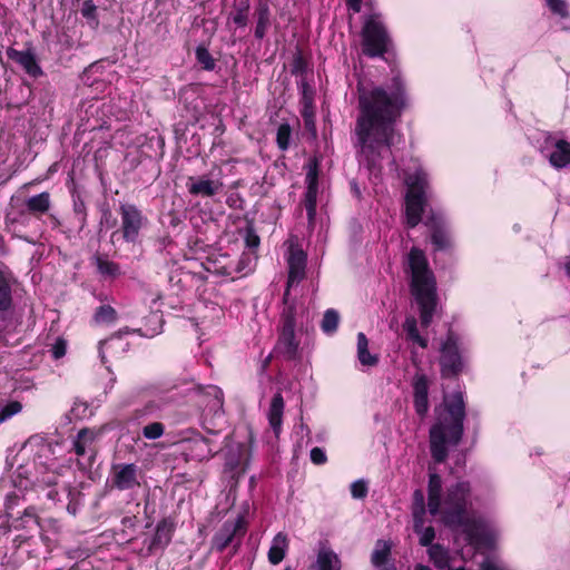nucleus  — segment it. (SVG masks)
Returning a JSON list of instances; mask_svg holds the SVG:
<instances>
[{
    "label": "nucleus",
    "mask_w": 570,
    "mask_h": 570,
    "mask_svg": "<svg viewBox=\"0 0 570 570\" xmlns=\"http://www.w3.org/2000/svg\"><path fill=\"white\" fill-rule=\"evenodd\" d=\"M171 532V527L166 521L158 523L154 535L145 540L148 554L163 550L170 542Z\"/></svg>",
    "instance_id": "nucleus-21"
},
{
    "label": "nucleus",
    "mask_w": 570,
    "mask_h": 570,
    "mask_svg": "<svg viewBox=\"0 0 570 570\" xmlns=\"http://www.w3.org/2000/svg\"><path fill=\"white\" fill-rule=\"evenodd\" d=\"M430 560L439 569H445L449 567L450 557L449 551L439 543L432 544L428 549Z\"/></svg>",
    "instance_id": "nucleus-34"
},
{
    "label": "nucleus",
    "mask_w": 570,
    "mask_h": 570,
    "mask_svg": "<svg viewBox=\"0 0 570 570\" xmlns=\"http://www.w3.org/2000/svg\"><path fill=\"white\" fill-rule=\"evenodd\" d=\"M353 189H354L355 194L358 196L360 195V189L357 188L356 185L353 186Z\"/></svg>",
    "instance_id": "nucleus-63"
},
{
    "label": "nucleus",
    "mask_w": 570,
    "mask_h": 570,
    "mask_svg": "<svg viewBox=\"0 0 570 570\" xmlns=\"http://www.w3.org/2000/svg\"><path fill=\"white\" fill-rule=\"evenodd\" d=\"M12 528L14 530H26L30 535L38 532L39 519L36 514L35 508L30 507L24 509L23 514L20 518L12 520Z\"/></svg>",
    "instance_id": "nucleus-27"
},
{
    "label": "nucleus",
    "mask_w": 570,
    "mask_h": 570,
    "mask_svg": "<svg viewBox=\"0 0 570 570\" xmlns=\"http://www.w3.org/2000/svg\"><path fill=\"white\" fill-rule=\"evenodd\" d=\"M407 193L405 197L406 224L410 228L415 227L422 218L425 205V189L428 187V174L422 168L405 175Z\"/></svg>",
    "instance_id": "nucleus-5"
},
{
    "label": "nucleus",
    "mask_w": 570,
    "mask_h": 570,
    "mask_svg": "<svg viewBox=\"0 0 570 570\" xmlns=\"http://www.w3.org/2000/svg\"><path fill=\"white\" fill-rule=\"evenodd\" d=\"M425 224L431 228V240L436 249H445L450 245V237L446 230V225L442 216L431 215L428 217Z\"/></svg>",
    "instance_id": "nucleus-18"
},
{
    "label": "nucleus",
    "mask_w": 570,
    "mask_h": 570,
    "mask_svg": "<svg viewBox=\"0 0 570 570\" xmlns=\"http://www.w3.org/2000/svg\"><path fill=\"white\" fill-rule=\"evenodd\" d=\"M381 570H395V568H394L393 566H391V567H384V568H383V569H381Z\"/></svg>",
    "instance_id": "nucleus-64"
},
{
    "label": "nucleus",
    "mask_w": 570,
    "mask_h": 570,
    "mask_svg": "<svg viewBox=\"0 0 570 570\" xmlns=\"http://www.w3.org/2000/svg\"><path fill=\"white\" fill-rule=\"evenodd\" d=\"M244 532V520L237 518L234 521H226L213 538V544L218 551H223L237 535Z\"/></svg>",
    "instance_id": "nucleus-16"
},
{
    "label": "nucleus",
    "mask_w": 570,
    "mask_h": 570,
    "mask_svg": "<svg viewBox=\"0 0 570 570\" xmlns=\"http://www.w3.org/2000/svg\"><path fill=\"white\" fill-rule=\"evenodd\" d=\"M564 271L567 276L570 278V258H567V261L564 262Z\"/></svg>",
    "instance_id": "nucleus-60"
},
{
    "label": "nucleus",
    "mask_w": 570,
    "mask_h": 570,
    "mask_svg": "<svg viewBox=\"0 0 570 570\" xmlns=\"http://www.w3.org/2000/svg\"><path fill=\"white\" fill-rule=\"evenodd\" d=\"M164 431L165 428L160 422H153L144 426L142 435L148 440H157L163 436Z\"/></svg>",
    "instance_id": "nucleus-43"
},
{
    "label": "nucleus",
    "mask_w": 570,
    "mask_h": 570,
    "mask_svg": "<svg viewBox=\"0 0 570 570\" xmlns=\"http://www.w3.org/2000/svg\"><path fill=\"white\" fill-rule=\"evenodd\" d=\"M96 267H97V271L98 273L104 277V278H110V279H114V278H117L121 275V271H120V266L119 264L112 262V261H109L108 258L101 256V255H95L94 258H92Z\"/></svg>",
    "instance_id": "nucleus-32"
},
{
    "label": "nucleus",
    "mask_w": 570,
    "mask_h": 570,
    "mask_svg": "<svg viewBox=\"0 0 570 570\" xmlns=\"http://www.w3.org/2000/svg\"><path fill=\"white\" fill-rule=\"evenodd\" d=\"M351 494L354 499H363L367 494V484L363 480L354 481L351 484Z\"/></svg>",
    "instance_id": "nucleus-47"
},
{
    "label": "nucleus",
    "mask_w": 570,
    "mask_h": 570,
    "mask_svg": "<svg viewBox=\"0 0 570 570\" xmlns=\"http://www.w3.org/2000/svg\"><path fill=\"white\" fill-rule=\"evenodd\" d=\"M440 365L444 377L455 376L462 371L463 362L453 333H449L441 346Z\"/></svg>",
    "instance_id": "nucleus-10"
},
{
    "label": "nucleus",
    "mask_w": 570,
    "mask_h": 570,
    "mask_svg": "<svg viewBox=\"0 0 570 570\" xmlns=\"http://www.w3.org/2000/svg\"><path fill=\"white\" fill-rule=\"evenodd\" d=\"M288 264V279H287V288L284 293V304H287L289 287L299 283L305 276V267H306V255L299 248H291L289 256L287 259Z\"/></svg>",
    "instance_id": "nucleus-11"
},
{
    "label": "nucleus",
    "mask_w": 570,
    "mask_h": 570,
    "mask_svg": "<svg viewBox=\"0 0 570 570\" xmlns=\"http://www.w3.org/2000/svg\"><path fill=\"white\" fill-rule=\"evenodd\" d=\"M23 409V405L20 401L10 400L0 403V424L9 421L14 415L19 414Z\"/></svg>",
    "instance_id": "nucleus-36"
},
{
    "label": "nucleus",
    "mask_w": 570,
    "mask_h": 570,
    "mask_svg": "<svg viewBox=\"0 0 570 570\" xmlns=\"http://www.w3.org/2000/svg\"><path fill=\"white\" fill-rule=\"evenodd\" d=\"M117 318V312L110 305H101L95 313V320L97 323H112Z\"/></svg>",
    "instance_id": "nucleus-38"
},
{
    "label": "nucleus",
    "mask_w": 570,
    "mask_h": 570,
    "mask_svg": "<svg viewBox=\"0 0 570 570\" xmlns=\"http://www.w3.org/2000/svg\"><path fill=\"white\" fill-rule=\"evenodd\" d=\"M361 2L362 0H346L348 8L352 9L354 12L361 11Z\"/></svg>",
    "instance_id": "nucleus-57"
},
{
    "label": "nucleus",
    "mask_w": 570,
    "mask_h": 570,
    "mask_svg": "<svg viewBox=\"0 0 570 570\" xmlns=\"http://www.w3.org/2000/svg\"><path fill=\"white\" fill-rule=\"evenodd\" d=\"M405 272L410 274V291L419 306L421 325L428 327L433 321L439 298L436 281L423 250L416 247L410 250Z\"/></svg>",
    "instance_id": "nucleus-3"
},
{
    "label": "nucleus",
    "mask_w": 570,
    "mask_h": 570,
    "mask_svg": "<svg viewBox=\"0 0 570 570\" xmlns=\"http://www.w3.org/2000/svg\"><path fill=\"white\" fill-rule=\"evenodd\" d=\"M312 570H341L342 562L327 542H320L315 562L311 566Z\"/></svg>",
    "instance_id": "nucleus-17"
},
{
    "label": "nucleus",
    "mask_w": 570,
    "mask_h": 570,
    "mask_svg": "<svg viewBox=\"0 0 570 570\" xmlns=\"http://www.w3.org/2000/svg\"><path fill=\"white\" fill-rule=\"evenodd\" d=\"M389 37L384 26L375 17L370 18L363 29V52L368 57L382 56Z\"/></svg>",
    "instance_id": "nucleus-7"
},
{
    "label": "nucleus",
    "mask_w": 570,
    "mask_h": 570,
    "mask_svg": "<svg viewBox=\"0 0 570 570\" xmlns=\"http://www.w3.org/2000/svg\"><path fill=\"white\" fill-rule=\"evenodd\" d=\"M19 500L20 497L16 492H12L6 497L4 509L9 519L12 518V510L16 505L19 504Z\"/></svg>",
    "instance_id": "nucleus-50"
},
{
    "label": "nucleus",
    "mask_w": 570,
    "mask_h": 570,
    "mask_svg": "<svg viewBox=\"0 0 570 570\" xmlns=\"http://www.w3.org/2000/svg\"><path fill=\"white\" fill-rule=\"evenodd\" d=\"M546 4L552 13L558 14L561 18L569 17L568 3L566 0H546Z\"/></svg>",
    "instance_id": "nucleus-44"
},
{
    "label": "nucleus",
    "mask_w": 570,
    "mask_h": 570,
    "mask_svg": "<svg viewBox=\"0 0 570 570\" xmlns=\"http://www.w3.org/2000/svg\"><path fill=\"white\" fill-rule=\"evenodd\" d=\"M233 21L239 27H245L247 24L246 9L237 10V12L233 16Z\"/></svg>",
    "instance_id": "nucleus-54"
},
{
    "label": "nucleus",
    "mask_w": 570,
    "mask_h": 570,
    "mask_svg": "<svg viewBox=\"0 0 570 570\" xmlns=\"http://www.w3.org/2000/svg\"><path fill=\"white\" fill-rule=\"evenodd\" d=\"M284 406V399L282 394L276 393L271 401L267 412L269 425L276 436H278L282 431Z\"/></svg>",
    "instance_id": "nucleus-25"
},
{
    "label": "nucleus",
    "mask_w": 570,
    "mask_h": 570,
    "mask_svg": "<svg viewBox=\"0 0 570 570\" xmlns=\"http://www.w3.org/2000/svg\"><path fill=\"white\" fill-rule=\"evenodd\" d=\"M436 421L430 429V451L435 463H443L449 455L448 446H456L463 435L465 417L464 401L461 393H454L444 400V410L435 409Z\"/></svg>",
    "instance_id": "nucleus-2"
},
{
    "label": "nucleus",
    "mask_w": 570,
    "mask_h": 570,
    "mask_svg": "<svg viewBox=\"0 0 570 570\" xmlns=\"http://www.w3.org/2000/svg\"><path fill=\"white\" fill-rule=\"evenodd\" d=\"M73 213L78 222L79 232L82 230L87 224V210L85 202L80 198H73Z\"/></svg>",
    "instance_id": "nucleus-40"
},
{
    "label": "nucleus",
    "mask_w": 570,
    "mask_h": 570,
    "mask_svg": "<svg viewBox=\"0 0 570 570\" xmlns=\"http://www.w3.org/2000/svg\"><path fill=\"white\" fill-rule=\"evenodd\" d=\"M414 409L417 415L424 417L429 411V382L425 375H416L413 382Z\"/></svg>",
    "instance_id": "nucleus-19"
},
{
    "label": "nucleus",
    "mask_w": 570,
    "mask_h": 570,
    "mask_svg": "<svg viewBox=\"0 0 570 570\" xmlns=\"http://www.w3.org/2000/svg\"><path fill=\"white\" fill-rule=\"evenodd\" d=\"M357 90L356 156L360 165L373 173L382 168V161L391 156V147L399 138L395 122L405 106V92L397 77L386 87L366 89L358 86Z\"/></svg>",
    "instance_id": "nucleus-1"
},
{
    "label": "nucleus",
    "mask_w": 570,
    "mask_h": 570,
    "mask_svg": "<svg viewBox=\"0 0 570 570\" xmlns=\"http://www.w3.org/2000/svg\"><path fill=\"white\" fill-rule=\"evenodd\" d=\"M223 184L219 181L210 180V179H194L189 178L188 183V191L191 195H202L206 197H212L219 191Z\"/></svg>",
    "instance_id": "nucleus-26"
},
{
    "label": "nucleus",
    "mask_w": 570,
    "mask_h": 570,
    "mask_svg": "<svg viewBox=\"0 0 570 570\" xmlns=\"http://www.w3.org/2000/svg\"><path fill=\"white\" fill-rule=\"evenodd\" d=\"M268 26V9H261L258 13V20L255 28V37L263 39Z\"/></svg>",
    "instance_id": "nucleus-45"
},
{
    "label": "nucleus",
    "mask_w": 570,
    "mask_h": 570,
    "mask_svg": "<svg viewBox=\"0 0 570 570\" xmlns=\"http://www.w3.org/2000/svg\"><path fill=\"white\" fill-rule=\"evenodd\" d=\"M209 394L214 395V405L216 407L223 406V392L217 386H212Z\"/></svg>",
    "instance_id": "nucleus-55"
},
{
    "label": "nucleus",
    "mask_w": 570,
    "mask_h": 570,
    "mask_svg": "<svg viewBox=\"0 0 570 570\" xmlns=\"http://www.w3.org/2000/svg\"><path fill=\"white\" fill-rule=\"evenodd\" d=\"M549 161L554 168H563L570 164V144L566 140H558L556 149L550 154Z\"/></svg>",
    "instance_id": "nucleus-31"
},
{
    "label": "nucleus",
    "mask_w": 570,
    "mask_h": 570,
    "mask_svg": "<svg viewBox=\"0 0 570 570\" xmlns=\"http://www.w3.org/2000/svg\"><path fill=\"white\" fill-rule=\"evenodd\" d=\"M403 328H404L406 336L410 341L416 343L422 348H425L428 346V340L422 337L417 331V322H416L415 317L407 316L403 324Z\"/></svg>",
    "instance_id": "nucleus-35"
},
{
    "label": "nucleus",
    "mask_w": 570,
    "mask_h": 570,
    "mask_svg": "<svg viewBox=\"0 0 570 570\" xmlns=\"http://www.w3.org/2000/svg\"><path fill=\"white\" fill-rule=\"evenodd\" d=\"M282 313V330L275 346V352L285 360H296L299 342L295 338V306L285 304Z\"/></svg>",
    "instance_id": "nucleus-6"
},
{
    "label": "nucleus",
    "mask_w": 570,
    "mask_h": 570,
    "mask_svg": "<svg viewBox=\"0 0 570 570\" xmlns=\"http://www.w3.org/2000/svg\"><path fill=\"white\" fill-rule=\"evenodd\" d=\"M338 322H340L338 313L333 308L327 309L324 313V316H323V320L321 323L322 331L326 334H333L337 330Z\"/></svg>",
    "instance_id": "nucleus-37"
},
{
    "label": "nucleus",
    "mask_w": 570,
    "mask_h": 570,
    "mask_svg": "<svg viewBox=\"0 0 570 570\" xmlns=\"http://www.w3.org/2000/svg\"><path fill=\"white\" fill-rule=\"evenodd\" d=\"M95 441V433L89 429H82L78 432L73 440V451L78 456L88 455L89 465L95 456V450L92 448Z\"/></svg>",
    "instance_id": "nucleus-24"
},
{
    "label": "nucleus",
    "mask_w": 570,
    "mask_h": 570,
    "mask_svg": "<svg viewBox=\"0 0 570 570\" xmlns=\"http://www.w3.org/2000/svg\"><path fill=\"white\" fill-rule=\"evenodd\" d=\"M390 553V547L386 544H383L382 548H376L372 553V563L375 567H380L385 563L387 556Z\"/></svg>",
    "instance_id": "nucleus-46"
},
{
    "label": "nucleus",
    "mask_w": 570,
    "mask_h": 570,
    "mask_svg": "<svg viewBox=\"0 0 570 570\" xmlns=\"http://www.w3.org/2000/svg\"><path fill=\"white\" fill-rule=\"evenodd\" d=\"M121 217L122 238L127 243H136L139 238L141 228L147 223V218L141 210L132 204H121L119 207Z\"/></svg>",
    "instance_id": "nucleus-9"
},
{
    "label": "nucleus",
    "mask_w": 570,
    "mask_h": 570,
    "mask_svg": "<svg viewBox=\"0 0 570 570\" xmlns=\"http://www.w3.org/2000/svg\"><path fill=\"white\" fill-rule=\"evenodd\" d=\"M43 482L48 485H53L57 483V478L55 475H51L47 480H43Z\"/></svg>",
    "instance_id": "nucleus-59"
},
{
    "label": "nucleus",
    "mask_w": 570,
    "mask_h": 570,
    "mask_svg": "<svg viewBox=\"0 0 570 570\" xmlns=\"http://www.w3.org/2000/svg\"><path fill=\"white\" fill-rule=\"evenodd\" d=\"M470 492V483L465 481L449 487L443 502L442 520L451 528L464 527V532L472 544L489 546L491 538L487 529L481 523L466 518Z\"/></svg>",
    "instance_id": "nucleus-4"
},
{
    "label": "nucleus",
    "mask_w": 570,
    "mask_h": 570,
    "mask_svg": "<svg viewBox=\"0 0 570 570\" xmlns=\"http://www.w3.org/2000/svg\"><path fill=\"white\" fill-rule=\"evenodd\" d=\"M357 358L363 366H375L379 362L377 355L368 351V341L364 333L357 334Z\"/></svg>",
    "instance_id": "nucleus-33"
},
{
    "label": "nucleus",
    "mask_w": 570,
    "mask_h": 570,
    "mask_svg": "<svg viewBox=\"0 0 570 570\" xmlns=\"http://www.w3.org/2000/svg\"><path fill=\"white\" fill-rule=\"evenodd\" d=\"M29 538V535H21V534H18V539H21V541H24Z\"/></svg>",
    "instance_id": "nucleus-62"
},
{
    "label": "nucleus",
    "mask_w": 570,
    "mask_h": 570,
    "mask_svg": "<svg viewBox=\"0 0 570 570\" xmlns=\"http://www.w3.org/2000/svg\"><path fill=\"white\" fill-rule=\"evenodd\" d=\"M112 485L120 491L132 490L139 487L138 466L134 463L114 465Z\"/></svg>",
    "instance_id": "nucleus-12"
},
{
    "label": "nucleus",
    "mask_w": 570,
    "mask_h": 570,
    "mask_svg": "<svg viewBox=\"0 0 570 570\" xmlns=\"http://www.w3.org/2000/svg\"><path fill=\"white\" fill-rule=\"evenodd\" d=\"M288 549V539L284 532H278L272 540L271 548L268 550V561L272 564H278L285 558Z\"/></svg>",
    "instance_id": "nucleus-28"
},
{
    "label": "nucleus",
    "mask_w": 570,
    "mask_h": 570,
    "mask_svg": "<svg viewBox=\"0 0 570 570\" xmlns=\"http://www.w3.org/2000/svg\"><path fill=\"white\" fill-rule=\"evenodd\" d=\"M309 455L314 464H324L327 460L324 450L318 446L313 448Z\"/></svg>",
    "instance_id": "nucleus-53"
},
{
    "label": "nucleus",
    "mask_w": 570,
    "mask_h": 570,
    "mask_svg": "<svg viewBox=\"0 0 570 570\" xmlns=\"http://www.w3.org/2000/svg\"><path fill=\"white\" fill-rule=\"evenodd\" d=\"M51 206L50 194L42 191L38 195L31 196L26 200L27 210L32 215L46 214Z\"/></svg>",
    "instance_id": "nucleus-30"
},
{
    "label": "nucleus",
    "mask_w": 570,
    "mask_h": 570,
    "mask_svg": "<svg viewBox=\"0 0 570 570\" xmlns=\"http://www.w3.org/2000/svg\"><path fill=\"white\" fill-rule=\"evenodd\" d=\"M161 405L157 401H149L141 409L135 411L136 419H142L146 416H154L160 411Z\"/></svg>",
    "instance_id": "nucleus-42"
},
{
    "label": "nucleus",
    "mask_w": 570,
    "mask_h": 570,
    "mask_svg": "<svg viewBox=\"0 0 570 570\" xmlns=\"http://www.w3.org/2000/svg\"><path fill=\"white\" fill-rule=\"evenodd\" d=\"M414 570H431L428 566L417 564Z\"/></svg>",
    "instance_id": "nucleus-61"
},
{
    "label": "nucleus",
    "mask_w": 570,
    "mask_h": 570,
    "mask_svg": "<svg viewBox=\"0 0 570 570\" xmlns=\"http://www.w3.org/2000/svg\"><path fill=\"white\" fill-rule=\"evenodd\" d=\"M196 59L205 70L212 71L216 66L210 52L203 46L196 48Z\"/></svg>",
    "instance_id": "nucleus-39"
},
{
    "label": "nucleus",
    "mask_w": 570,
    "mask_h": 570,
    "mask_svg": "<svg viewBox=\"0 0 570 570\" xmlns=\"http://www.w3.org/2000/svg\"><path fill=\"white\" fill-rule=\"evenodd\" d=\"M51 452H52V448L50 444H42L39 450V453H38V459H41L42 456H47V454H49Z\"/></svg>",
    "instance_id": "nucleus-58"
},
{
    "label": "nucleus",
    "mask_w": 570,
    "mask_h": 570,
    "mask_svg": "<svg viewBox=\"0 0 570 570\" xmlns=\"http://www.w3.org/2000/svg\"><path fill=\"white\" fill-rule=\"evenodd\" d=\"M245 453V445L240 443H233L227 446L225 453V472L229 473L232 478H236L240 473V464Z\"/></svg>",
    "instance_id": "nucleus-23"
},
{
    "label": "nucleus",
    "mask_w": 570,
    "mask_h": 570,
    "mask_svg": "<svg viewBox=\"0 0 570 570\" xmlns=\"http://www.w3.org/2000/svg\"><path fill=\"white\" fill-rule=\"evenodd\" d=\"M117 224V219L112 216L109 208L102 209L100 225L107 228H112Z\"/></svg>",
    "instance_id": "nucleus-52"
},
{
    "label": "nucleus",
    "mask_w": 570,
    "mask_h": 570,
    "mask_svg": "<svg viewBox=\"0 0 570 570\" xmlns=\"http://www.w3.org/2000/svg\"><path fill=\"white\" fill-rule=\"evenodd\" d=\"M81 14L87 19L96 20L97 6L92 0H85L81 7Z\"/></svg>",
    "instance_id": "nucleus-49"
},
{
    "label": "nucleus",
    "mask_w": 570,
    "mask_h": 570,
    "mask_svg": "<svg viewBox=\"0 0 570 570\" xmlns=\"http://www.w3.org/2000/svg\"><path fill=\"white\" fill-rule=\"evenodd\" d=\"M246 245L249 248H256L259 245V237L252 229L247 230Z\"/></svg>",
    "instance_id": "nucleus-56"
},
{
    "label": "nucleus",
    "mask_w": 570,
    "mask_h": 570,
    "mask_svg": "<svg viewBox=\"0 0 570 570\" xmlns=\"http://www.w3.org/2000/svg\"><path fill=\"white\" fill-rule=\"evenodd\" d=\"M184 449L188 459L199 462L210 459L217 452L210 441L200 435L185 441Z\"/></svg>",
    "instance_id": "nucleus-15"
},
{
    "label": "nucleus",
    "mask_w": 570,
    "mask_h": 570,
    "mask_svg": "<svg viewBox=\"0 0 570 570\" xmlns=\"http://www.w3.org/2000/svg\"><path fill=\"white\" fill-rule=\"evenodd\" d=\"M481 570H508V569L500 560L487 558L481 563Z\"/></svg>",
    "instance_id": "nucleus-51"
},
{
    "label": "nucleus",
    "mask_w": 570,
    "mask_h": 570,
    "mask_svg": "<svg viewBox=\"0 0 570 570\" xmlns=\"http://www.w3.org/2000/svg\"><path fill=\"white\" fill-rule=\"evenodd\" d=\"M12 275L0 267V311H9L12 306Z\"/></svg>",
    "instance_id": "nucleus-29"
},
{
    "label": "nucleus",
    "mask_w": 570,
    "mask_h": 570,
    "mask_svg": "<svg viewBox=\"0 0 570 570\" xmlns=\"http://www.w3.org/2000/svg\"><path fill=\"white\" fill-rule=\"evenodd\" d=\"M307 188L305 191L304 206L306 208L308 222L312 223L316 215V198L318 193L317 166L309 165L306 174Z\"/></svg>",
    "instance_id": "nucleus-14"
},
{
    "label": "nucleus",
    "mask_w": 570,
    "mask_h": 570,
    "mask_svg": "<svg viewBox=\"0 0 570 570\" xmlns=\"http://www.w3.org/2000/svg\"><path fill=\"white\" fill-rule=\"evenodd\" d=\"M66 351H67V342L63 338L58 337L51 347L52 357L55 360H59L66 355Z\"/></svg>",
    "instance_id": "nucleus-48"
},
{
    "label": "nucleus",
    "mask_w": 570,
    "mask_h": 570,
    "mask_svg": "<svg viewBox=\"0 0 570 570\" xmlns=\"http://www.w3.org/2000/svg\"><path fill=\"white\" fill-rule=\"evenodd\" d=\"M7 55L11 60L19 63L29 76L37 78L42 75V70L37 62L36 56L30 50L19 51L10 48L7 51Z\"/></svg>",
    "instance_id": "nucleus-20"
},
{
    "label": "nucleus",
    "mask_w": 570,
    "mask_h": 570,
    "mask_svg": "<svg viewBox=\"0 0 570 570\" xmlns=\"http://www.w3.org/2000/svg\"><path fill=\"white\" fill-rule=\"evenodd\" d=\"M425 513L424 493L422 490L417 489L413 492L412 502L413 530L420 535V544L430 548L433 544L432 542L435 538V531L431 525L424 527Z\"/></svg>",
    "instance_id": "nucleus-8"
},
{
    "label": "nucleus",
    "mask_w": 570,
    "mask_h": 570,
    "mask_svg": "<svg viewBox=\"0 0 570 570\" xmlns=\"http://www.w3.org/2000/svg\"><path fill=\"white\" fill-rule=\"evenodd\" d=\"M292 129L288 124H282L277 129L276 142L281 150H286L289 147Z\"/></svg>",
    "instance_id": "nucleus-41"
},
{
    "label": "nucleus",
    "mask_w": 570,
    "mask_h": 570,
    "mask_svg": "<svg viewBox=\"0 0 570 570\" xmlns=\"http://www.w3.org/2000/svg\"><path fill=\"white\" fill-rule=\"evenodd\" d=\"M124 333H129V330L119 331L117 334L99 343V356L104 364L108 362L107 354L111 358H117L128 350L129 343L124 341Z\"/></svg>",
    "instance_id": "nucleus-13"
},
{
    "label": "nucleus",
    "mask_w": 570,
    "mask_h": 570,
    "mask_svg": "<svg viewBox=\"0 0 570 570\" xmlns=\"http://www.w3.org/2000/svg\"><path fill=\"white\" fill-rule=\"evenodd\" d=\"M442 479L438 473L429 474L428 508L431 515H436L441 510Z\"/></svg>",
    "instance_id": "nucleus-22"
}]
</instances>
